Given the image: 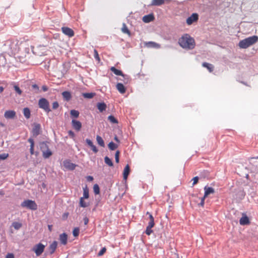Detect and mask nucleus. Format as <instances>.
<instances>
[{"label":"nucleus","mask_w":258,"mask_h":258,"mask_svg":"<svg viewBox=\"0 0 258 258\" xmlns=\"http://www.w3.org/2000/svg\"><path fill=\"white\" fill-rule=\"evenodd\" d=\"M38 106L39 108L43 109L45 112L47 113L51 111L49 108V102L46 99L44 98H42L39 100Z\"/></svg>","instance_id":"4"},{"label":"nucleus","mask_w":258,"mask_h":258,"mask_svg":"<svg viewBox=\"0 0 258 258\" xmlns=\"http://www.w3.org/2000/svg\"><path fill=\"white\" fill-rule=\"evenodd\" d=\"M93 190L96 195H98L100 193V188L98 184H95L94 185Z\"/></svg>","instance_id":"39"},{"label":"nucleus","mask_w":258,"mask_h":258,"mask_svg":"<svg viewBox=\"0 0 258 258\" xmlns=\"http://www.w3.org/2000/svg\"><path fill=\"white\" fill-rule=\"evenodd\" d=\"M14 88L15 90V91L19 94V95H21L22 94V91H21V90L20 89V88L17 86V85H15L14 86Z\"/></svg>","instance_id":"44"},{"label":"nucleus","mask_w":258,"mask_h":258,"mask_svg":"<svg viewBox=\"0 0 258 258\" xmlns=\"http://www.w3.org/2000/svg\"><path fill=\"white\" fill-rule=\"evenodd\" d=\"M165 3L164 0H152L151 5L152 6H161Z\"/></svg>","instance_id":"24"},{"label":"nucleus","mask_w":258,"mask_h":258,"mask_svg":"<svg viewBox=\"0 0 258 258\" xmlns=\"http://www.w3.org/2000/svg\"><path fill=\"white\" fill-rule=\"evenodd\" d=\"M63 166L64 167L69 170H74L76 167V165L71 162L69 160H65L63 161Z\"/></svg>","instance_id":"10"},{"label":"nucleus","mask_w":258,"mask_h":258,"mask_svg":"<svg viewBox=\"0 0 258 258\" xmlns=\"http://www.w3.org/2000/svg\"><path fill=\"white\" fill-rule=\"evenodd\" d=\"M23 114L26 118H29L31 115L30 109L27 107L24 108L23 109Z\"/></svg>","instance_id":"28"},{"label":"nucleus","mask_w":258,"mask_h":258,"mask_svg":"<svg viewBox=\"0 0 258 258\" xmlns=\"http://www.w3.org/2000/svg\"><path fill=\"white\" fill-rule=\"evenodd\" d=\"M4 116L7 119H13L16 116V112L14 110H7L5 112Z\"/></svg>","instance_id":"13"},{"label":"nucleus","mask_w":258,"mask_h":258,"mask_svg":"<svg viewBox=\"0 0 258 258\" xmlns=\"http://www.w3.org/2000/svg\"><path fill=\"white\" fill-rule=\"evenodd\" d=\"M145 46L147 47L159 48L160 45L154 42L149 41L145 43Z\"/></svg>","instance_id":"21"},{"label":"nucleus","mask_w":258,"mask_h":258,"mask_svg":"<svg viewBox=\"0 0 258 258\" xmlns=\"http://www.w3.org/2000/svg\"><path fill=\"white\" fill-rule=\"evenodd\" d=\"M69 215V213H64L62 215V217L64 219H66L68 218V216Z\"/></svg>","instance_id":"58"},{"label":"nucleus","mask_w":258,"mask_h":258,"mask_svg":"<svg viewBox=\"0 0 258 258\" xmlns=\"http://www.w3.org/2000/svg\"><path fill=\"white\" fill-rule=\"evenodd\" d=\"M116 89L121 94H124L126 91V89L123 85L120 83L116 84Z\"/></svg>","instance_id":"20"},{"label":"nucleus","mask_w":258,"mask_h":258,"mask_svg":"<svg viewBox=\"0 0 258 258\" xmlns=\"http://www.w3.org/2000/svg\"><path fill=\"white\" fill-rule=\"evenodd\" d=\"M59 239L61 244L63 245H66L68 241V235L64 233L61 234L59 235Z\"/></svg>","instance_id":"17"},{"label":"nucleus","mask_w":258,"mask_h":258,"mask_svg":"<svg viewBox=\"0 0 258 258\" xmlns=\"http://www.w3.org/2000/svg\"><path fill=\"white\" fill-rule=\"evenodd\" d=\"M106 248L105 247L102 248L100 251L98 252V255L99 256H102L106 252Z\"/></svg>","instance_id":"46"},{"label":"nucleus","mask_w":258,"mask_h":258,"mask_svg":"<svg viewBox=\"0 0 258 258\" xmlns=\"http://www.w3.org/2000/svg\"><path fill=\"white\" fill-rule=\"evenodd\" d=\"M108 120L111 123H114V124H117L118 123V120L113 115H109L108 117Z\"/></svg>","instance_id":"31"},{"label":"nucleus","mask_w":258,"mask_h":258,"mask_svg":"<svg viewBox=\"0 0 258 258\" xmlns=\"http://www.w3.org/2000/svg\"><path fill=\"white\" fill-rule=\"evenodd\" d=\"M42 154L43 157L46 159L49 158L52 155V152L49 149H47L46 151H42Z\"/></svg>","instance_id":"26"},{"label":"nucleus","mask_w":258,"mask_h":258,"mask_svg":"<svg viewBox=\"0 0 258 258\" xmlns=\"http://www.w3.org/2000/svg\"><path fill=\"white\" fill-rule=\"evenodd\" d=\"M94 56L95 59L97 60L98 62L100 61V58L99 57V54L98 53V51L96 49L94 50Z\"/></svg>","instance_id":"40"},{"label":"nucleus","mask_w":258,"mask_h":258,"mask_svg":"<svg viewBox=\"0 0 258 258\" xmlns=\"http://www.w3.org/2000/svg\"><path fill=\"white\" fill-rule=\"evenodd\" d=\"M57 243L56 241H53L49 246V252L50 254H52L54 252L57 247Z\"/></svg>","instance_id":"14"},{"label":"nucleus","mask_w":258,"mask_h":258,"mask_svg":"<svg viewBox=\"0 0 258 258\" xmlns=\"http://www.w3.org/2000/svg\"><path fill=\"white\" fill-rule=\"evenodd\" d=\"M202 66L207 68L210 72H212L214 70V67L212 64L207 62H203L202 63Z\"/></svg>","instance_id":"23"},{"label":"nucleus","mask_w":258,"mask_h":258,"mask_svg":"<svg viewBox=\"0 0 258 258\" xmlns=\"http://www.w3.org/2000/svg\"><path fill=\"white\" fill-rule=\"evenodd\" d=\"M258 41V37L254 35L240 41L238 45L241 48H247Z\"/></svg>","instance_id":"3"},{"label":"nucleus","mask_w":258,"mask_h":258,"mask_svg":"<svg viewBox=\"0 0 258 258\" xmlns=\"http://www.w3.org/2000/svg\"><path fill=\"white\" fill-rule=\"evenodd\" d=\"M0 195H4V193L3 192V191L0 190Z\"/></svg>","instance_id":"63"},{"label":"nucleus","mask_w":258,"mask_h":258,"mask_svg":"<svg viewBox=\"0 0 258 258\" xmlns=\"http://www.w3.org/2000/svg\"><path fill=\"white\" fill-rule=\"evenodd\" d=\"M83 220L85 225H87L89 222L88 218L87 217H85Z\"/></svg>","instance_id":"56"},{"label":"nucleus","mask_w":258,"mask_h":258,"mask_svg":"<svg viewBox=\"0 0 258 258\" xmlns=\"http://www.w3.org/2000/svg\"><path fill=\"white\" fill-rule=\"evenodd\" d=\"M9 156L8 154L4 153L0 154V160L6 159Z\"/></svg>","instance_id":"45"},{"label":"nucleus","mask_w":258,"mask_h":258,"mask_svg":"<svg viewBox=\"0 0 258 258\" xmlns=\"http://www.w3.org/2000/svg\"><path fill=\"white\" fill-rule=\"evenodd\" d=\"M92 150V151L94 152V153H97L98 152V149H97L96 147L93 144L92 145V146H91L90 147Z\"/></svg>","instance_id":"52"},{"label":"nucleus","mask_w":258,"mask_h":258,"mask_svg":"<svg viewBox=\"0 0 258 258\" xmlns=\"http://www.w3.org/2000/svg\"><path fill=\"white\" fill-rule=\"evenodd\" d=\"M114 140H115L116 142H119V140H118V138H117V137H115V138H114Z\"/></svg>","instance_id":"62"},{"label":"nucleus","mask_w":258,"mask_h":258,"mask_svg":"<svg viewBox=\"0 0 258 258\" xmlns=\"http://www.w3.org/2000/svg\"><path fill=\"white\" fill-rule=\"evenodd\" d=\"M45 245L39 243L35 245L33 248V251L35 253L37 256L40 255L44 250Z\"/></svg>","instance_id":"7"},{"label":"nucleus","mask_w":258,"mask_h":258,"mask_svg":"<svg viewBox=\"0 0 258 258\" xmlns=\"http://www.w3.org/2000/svg\"><path fill=\"white\" fill-rule=\"evenodd\" d=\"M155 225V223H154V219L153 220H150V221L148 223V226H149L150 227H153Z\"/></svg>","instance_id":"50"},{"label":"nucleus","mask_w":258,"mask_h":258,"mask_svg":"<svg viewBox=\"0 0 258 258\" xmlns=\"http://www.w3.org/2000/svg\"><path fill=\"white\" fill-rule=\"evenodd\" d=\"M199 19V15L197 13H193L190 17L186 19V23L187 25H190L194 22H197Z\"/></svg>","instance_id":"8"},{"label":"nucleus","mask_w":258,"mask_h":258,"mask_svg":"<svg viewBox=\"0 0 258 258\" xmlns=\"http://www.w3.org/2000/svg\"><path fill=\"white\" fill-rule=\"evenodd\" d=\"M206 198V197H205V196H204V197L201 199V203L199 204L201 206L204 207L205 204V199Z\"/></svg>","instance_id":"51"},{"label":"nucleus","mask_w":258,"mask_h":258,"mask_svg":"<svg viewBox=\"0 0 258 258\" xmlns=\"http://www.w3.org/2000/svg\"><path fill=\"white\" fill-rule=\"evenodd\" d=\"M80 232V229L79 228H75L73 231V235L75 237H77L79 235Z\"/></svg>","instance_id":"42"},{"label":"nucleus","mask_w":258,"mask_h":258,"mask_svg":"<svg viewBox=\"0 0 258 258\" xmlns=\"http://www.w3.org/2000/svg\"><path fill=\"white\" fill-rule=\"evenodd\" d=\"M59 107L58 103L57 101L53 102L52 103V108L56 109Z\"/></svg>","instance_id":"49"},{"label":"nucleus","mask_w":258,"mask_h":258,"mask_svg":"<svg viewBox=\"0 0 258 258\" xmlns=\"http://www.w3.org/2000/svg\"><path fill=\"white\" fill-rule=\"evenodd\" d=\"M110 70L116 75L121 76L123 78V82L125 84H127L130 82V80L128 76L123 75L121 71L117 70L114 67L110 68Z\"/></svg>","instance_id":"5"},{"label":"nucleus","mask_w":258,"mask_h":258,"mask_svg":"<svg viewBox=\"0 0 258 258\" xmlns=\"http://www.w3.org/2000/svg\"><path fill=\"white\" fill-rule=\"evenodd\" d=\"M72 124L73 128L77 131H80L82 127V123L80 121L73 119L72 121Z\"/></svg>","instance_id":"12"},{"label":"nucleus","mask_w":258,"mask_h":258,"mask_svg":"<svg viewBox=\"0 0 258 258\" xmlns=\"http://www.w3.org/2000/svg\"><path fill=\"white\" fill-rule=\"evenodd\" d=\"M95 95V93H83V96L86 98H92Z\"/></svg>","instance_id":"37"},{"label":"nucleus","mask_w":258,"mask_h":258,"mask_svg":"<svg viewBox=\"0 0 258 258\" xmlns=\"http://www.w3.org/2000/svg\"><path fill=\"white\" fill-rule=\"evenodd\" d=\"M61 30L65 35L70 37H72L74 36V32L71 28L68 27H63L61 28Z\"/></svg>","instance_id":"9"},{"label":"nucleus","mask_w":258,"mask_h":258,"mask_svg":"<svg viewBox=\"0 0 258 258\" xmlns=\"http://www.w3.org/2000/svg\"><path fill=\"white\" fill-rule=\"evenodd\" d=\"M87 179L88 181H91L93 180V177L91 176H88L87 177Z\"/></svg>","instance_id":"59"},{"label":"nucleus","mask_w":258,"mask_h":258,"mask_svg":"<svg viewBox=\"0 0 258 258\" xmlns=\"http://www.w3.org/2000/svg\"><path fill=\"white\" fill-rule=\"evenodd\" d=\"M21 206L23 207H26L31 210H36L37 205L35 202L32 200H25L21 204Z\"/></svg>","instance_id":"6"},{"label":"nucleus","mask_w":258,"mask_h":258,"mask_svg":"<svg viewBox=\"0 0 258 258\" xmlns=\"http://www.w3.org/2000/svg\"><path fill=\"white\" fill-rule=\"evenodd\" d=\"M154 17L153 14L145 15L143 17V21L145 23H149L154 20Z\"/></svg>","instance_id":"15"},{"label":"nucleus","mask_w":258,"mask_h":258,"mask_svg":"<svg viewBox=\"0 0 258 258\" xmlns=\"http://www.w3.org/2000/svg\"><path fill=\"white\" fill-rule=\"evenodd\" d=\"M84 198H81L80 199L79 205L83 208H86L89 206V204L84 201Z\"/></svg>","instance_id":"29"},{"label":"nucleus","mask_w":258,"mask_h":258,"mask_svg":"<svg viewBox=\"0 0 258 258\" xmlns=\"http://www.w3.org/2000/svg\"><path fill=\"white\" fill-rule=\"evenodd\" d=\"M121 31L123 33L128 34L129 36L131 35V32L126 25L124 23L123 24L122 27L121 28Z\"/></svg>","instance_id":"32"},{"label":"nucleus","mask_w":258,"mask_h":258,"mask_svg":"<svg viewBox=\"0 0 258 258\" xmlns=\"http://www.w3.org/2000/svg\"><path fill=\"white\" fill-rule=\"evenodd\" d=\"M86 142L87 144L88 145V146H89L90 147H91V146H92V145H93V142L90 139H87L86 140Z\"/></svg>","instance_id":"53"},{"label":"nucleus","mask_w":258,"mask_h":258,"mask_svg":"<svg viewBox=\"0 0 258 258\" xmlns=\"http://www.w3.org/2000/svg\"><path fill=\"white\" fill-rule=\"evenodd\" d=\"M97 107L98 109L100 112H102L103 111H105L106 109V105L105 103H98L97 105Z\"/></svg>","instance_id":"22"},{"label":"nucleus","mask_w":258,"mask_h":258,"mask_svg":"<svg viewBox=\"0 0 258 258\" xmlns=\"http://www.w3.org/2000/svg\"><path fill=\"white\" fill-rule=\"evenodd\" d=\"M42 89L44 92H46L48 90V87L45 85H43L42 87Z\"/></svg>","instance_id":"57"},{"label":"nucleus","mask_w":258,"mask_h":258,"mask_svg":"<svg viewBox=\"0 0 258 258\" xmlns=\"http://www.w3.org/2000/svg\"><path fill=\"white\" fill-rule=\"evenodd\" d=\"M152 227L147 226L145 231V233L147 235H150L153 232V230H152Z\"/></svg>","instance_id":"41"},{"label":"nucleus","mask_w":258,"mask_h":258,"mask_svg":"<svg viewBox=\"0 0 258 258\" xmlns=\"http://www.w3.org/2000/svg\"><path fill=\"white\" fill-rule=\"evenodd\" d=\"M63 97L67 101H69L71 98V94L69 91H64L62 93Z\"/></svg>","instance_id":"27"},{"label":"nucleus","mask_w":258,"mask_h":258,"mask_svg":"<svg viewBox=\"0 0 258 258\" xmlns=\"http://www.w3.org/2000/svg\"><path fill=\"white\" fill-rule=\"evenodd\" d=\"M149 219H150V220H153V219H154V217H153V216H152V214H150V215H149Z\"/></svg>","instance_id":"60"},{"label":"nucleus","mask_w":258,"mask_h":258,"mask_svg":"<svg viewBox=\"0 0 258 258\" xmlns=\"http://www.w3.org/2000/svg\"><path fill=\"white\" fill-rule=\"evenodd\" d=\"M199 179V177H198V176L194 177L192 179V180L193 181L192 186H194L195 184H196L198 182Z\"/></svg>","instance_id":"48"},{"label":"nucleus","mask_w":258,"mask_h":258,"mask_svg":"<svg viewBox=\"0 0 258 258\" xmlns=\"http://www.w3.org/2000/svg\"><path fill=\"white\" fill-rule=\"evenodd\" d=\"M178 43L181 47L187 49H192L196 45L195 39L187 34L179 39Z\"/></svg>","instance_id":"1"},{"label":"nucleus","mask_w":258,"mask_h":258,"mask_svg":"<svg viewBox=\"0 0 258 258\" xmlns=\"http://www.w3.org/2000/svg\"><path fill=\"white\" fill-rule=\"evenodd\" d=\"M70 114L72 117L77 118L79 115V112L76 110H72L70 111Z\"/></svg>","instance_id":"34"},{"label":"nucleus","mask_w":258,"mask_h":258,"mask_svg":"<svg viewBox=\"0 0 258 258\" xmlns=\"http://www.w3.org/2000/svg\"><path fill=\"white\" fill-rule=\"evenodd\" d=\"M12 226L15 229L18 230L22 227V224L19 222H14L13 223Z\"/></svg>","instance_id":"38"},{"label":"nucleus","mask_w":258,"mask_h":258,"mask_svg":"<svg viewBox=\"0 0 258 258\" xmlns=\"http://www.w3.org/2000/svg\"><path fill=\"white\" fill-rule=\"evenodd\" d=\"M33 89L35 90V93H38L39 92V88L36 84H33L32 86Z\"/></svg>","instance_id":"47"},{"label":"nucleus","mask_w":258,"mask_h":258,"mask_svg":"<svg viewBox=\"0 0 258 258\" xmlns=\"http://www.w3.org/2000/svg\"><path fill=\"white\" fill-rule=\"evenodd\" d=\"M4 91V88L2 86L0 87V92L2 93Z\"/></svg>","instance_id":"61"},{"label":"nucleus","mask_w":258,"mask_h":258,"mask_svg":"<svg viewBox=\"0 0 258 258\" xmlns=\"http://www.w3.org/2000/svg\"><path fill=\"white\" fill-rule=\"evenodd\" d=\"M68 134L70 135V136H71L72 138H74L75 137V134L72 131H69V132H68Z\"/></svg>","instance_id":"54"},{"label":"nucleus","mask_w":258,"mask_h":258,"mask_svg":"<svg viewBox=\"0 0 258 258\" xmlns=\"http://www.w3.org/2000/svg\"><path fill=\"white\" fill-rule=\"evenodd\" d=\"M204 190H205V194H204L205 197H207L208 196V195H209L210 194H214L215 192L214 189L213 188L211 187H208L207 186H206L204 187Z\"/></svg>","instance_id":"16"},{"label":"nucleus","mask_w":258,"mask_h":258,"mask_svg":"<svg viewBox=\"0 0 258 258\" xmlns=\"http://www.w3.org/2000/svg\"><path fill=\"white\" fill-rule=\"evenodd\" d=\"M0 125L2 126H5V124L2 122H0Z\"/></svg>","instance_id":"64"},{"label":"nucleus","mask_w":258,"mask_h":258,"mask_svg":"<svg viewBox=\"0 0 258 258\" xmlns=\"http://www.w3.org/2000/svg\"><path fill=\"white\" fill-rule=\"evenodd\" d=\"M28 141L30 143V152L31 155L34 154V142L33 139L29 138Z\"/></svg>","instance_id":"25"},{"label":"nucleus","mask_w":258,"mask_h":258,"mask_svg":"<svg viewBox=\"0 0 258 258\" xmlns=\"http://www.w3.org/2000/svg\"><path fill=\"white\" fill-rule=\"evenodd\" d=\"M130 172V166L127 164L124 168L123 172V179L126 180L128 177V175Z\"/></svg>","instance_id":"18"},{"label":"nucleus","mask_w":258,"mask_h":258,"mask_svg":"<svg viewBox=\"0 0 258 258\" xmlns=\"http://www.w3.org/2000/svg\"><path fill=\"white\" fill-rule=\"evenodd\" d=\"M6 258H14V256L12 253H8Z\"/></svg>","instance_id":"55"},{"label":"nucleus","mask_w":258,"mask_h":258,"mask_svg":"<svg viewBox=\"0 0 258 258\" xmlns=\"http://www.w3.org/2000/svg\"><path fill=\"white\" fill-rule=\"evenodd\" d=\"M119 154H120V152L119 151H116V153H115V162L116 163H118L119 162Z\"/></svg>","instance_id":"43"},{"label":"nucleus","mask_w":258,"mask_h":258,"mask_svg":"<svg viewBox=\"0 0 258 258\" xmlns=\"http://www.w3.org/2000/svg\"><path fill=\"white\" fill-rule=\"evenodd\" d=\"M104 162L107 165H108V166H109L110 167L113 166V163H112L111 160L107 156H106L104 158Z\"/></svg>","instance_id":"35"},{"label":"nucleus","mask_w":258,"mask_h":258,"mask_svg":"<svg viewBox=\"0 0 258 258\" xmlns=\"http://www.w3.org/2000/svg\"><path fill=\"white\" fill-rule=\"evenodd\" d=\"M118 147V146L112 142H111L108 144V148L110 150H114Z\"/></svg>","instance_id":"33"},{"label":"nucleus","mask_w":258,"mask_h":258,"mask_svg":"<svg viewBox=\"0 0 258 258\" xmlns=\"http://www.w3.org/2000/svg\"><path fill=\"white\" fill-rule=\"evenodd\" d=\"M96 141L97 142V143L101 147H104L105 144H104V141H103V140L102 139V138L100 136H99L98 135L97 136V137H96Z\"/></svg>","instance_id":"30"},{"label":"nucleus","mask_w":258,"mask_h":258,"mask_svg":"<svg viewBox=\"0 0 258 258\" xmlns=\"http://www.w3.org/2000/svg\"><path fill=\"white\" fill-rule=\"evenodd\" d=\"M41 126L40 124H35L32 129V134L33 136L36 137L40 133Z\"/></svg>","instance_id":"11"},{"label":"nucleus","mask_w":258,"mask_h":258,"mask_svg":"<svg viewBox=\"0 0 258 258\" xmlns=\"http://www.w3.org/2000/svg\"><path fill=\"white\" fill-rule=\"evenodd\" d=\"M240 224L245 225L249 224V220L246 216H242L239 220Z\"/></svg>","instance_id":"19"},{"label":"nucleus","mask_w":258,"mask_h":258,"mask_svg":"<svg viewBox=\"0 0 258 258\" xmlns=\"http://www.w3.org/2000/svg\"><path fill=\"white\" fill-rule=\"evenodd\" d=\"M89 197V190L87 187L83 189V197L84 199H88Z\"/></svg>","instance_id":"36"},{"label":"nucleus","mask_w":258,"mask_h":258,"mask_svg":"<svg viewBox=\"0 0 258 258\" xmlns=\"http://www.w3.org/2000/svg\"><path fill=\"white\" fill-rule=\"evenodd\" d=\"M19 41L15 39H11L7 40L4 44L6 50L8 53L15 54L18 52L20 49Z\"/></svg>","instance_id":"2"}]
</instances>
